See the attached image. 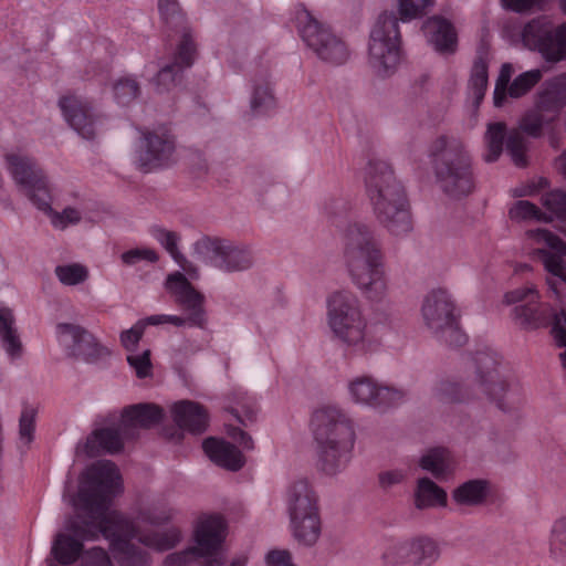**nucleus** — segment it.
<instances>
[{"instance_id":"obj_1","label":"nucleus","mask_w":566,"mask_h":566,"mask_svg":"<svg viewBox=\"0 0 566 566\" xmlns=\"http://www.w3.org/2000/svg\"><path fill=\"white\" fill-rule=\"evenodd\" d=\"M122 486L117 468L109 461H99L83 473L75 495L67 483L63 494L75 511L63 532L52 545V555L61 564H72L82 551V543L72 537L95 539L102 534L108 542L114 559L119 566H144L150 554L132 543L136 538L145 547L165 552L176 547L182 539L178 527L161 531H140V525L159 526L169 523L177 510L169 496L156 494L140 500L132 516L112 510L111 501Z\"/></svg>"},{"instance_id":"obj_2","label":"nucleus","mask_w":566,"mask_h":566,"mask_svg":"<svg viewBox=\"0 0 566 566\" xmlns=\"http://www.w3.org/2000/svg\"><path fill=\"white\" fill-rule=\"evenodd\" d=\"M342 256L353 285L369 302L382 303L389 295V280L380 243L371 229L359 222L345 229Z\"/></svg>"},{"instance_id":"obj_3","label":"nucleus","mask_w":566,"mask_h":566,"mask_svg":"<svg viewBox=\"0 0 566 566\" xmlns=\"http://www.w3.org/2000/svg\"><path fill=\"white\" fill-rule=\"evenodd\" d=\"M4 167L18 191L40 212L44 213L52 227L64 230L82 220V211L66 207L61 212L54 209L59 201V190L42 167L20 150L4 155Z\"/></svg>"},{"instance_id":"obj_4","label":"nucleus","mask_w":566,"mask_h":566,"mask_svg":"<svg viewBox=\"0 0 566 566\" xmlns=\"http://www.w3.org/2000/svg\"><path fill=\"white\" fill-rule=\"evenodd\" d=\"M310 429L317 450V467L334 476L349 463L356 443L354 420L332 403L317 407L311 416Z\"/></svg>"},{"instance_id":"obj_5","label":"nucleus","mask_w":566,"mask_h":566,"mask_svg":"<svg viewBox=\"0 0 566 566\" xmlns=\"http://www.w3.org/2000/svg\"><path fill=\"white\" fill-rule=\"evenodd\" d=\"M326 325L331 337L350 355L363 356L374 350L368 322L357 295L338 289L326 297Z\"/></svg>"},{"instance_id":"obj_6","label":"nucleus","mask_w":566,"mask_h":566,"mask_svg":"<svg viewBox=\"0 0 566 566\" xmlns=\"http://www.w3.org/2000/svg\"><path fill=\"white\" fill-rule=\"evenodd\" d=\"M565 105L566 73L546 82L538 93L534 108L521 118L517 129L510 132L506 148L516 166H525L527 163L528 140L522 133L531 137L542 136L549 130Z\"/></svg>"},{"instance_id":"obj_7","label":"nucleus","mask_w":566,"mask_h":566,"mask_svg":"<svg viewBox=\"0 0 566 566\" xmlns=\"http://www.w3.org/2000/svg\"><path fill=\"white\" fill-rule=\"evenodd\" d=\"M287 530L294 543L302 548L318 544L324 532L319 495L306 479L290 483L285 491Z\"/></svg>"},{"instance_id":"obj_8","label":"nucleus","mask_w":566,"mask_h":566,"mask_svg":"<svg viewBox=\"0 0 566 566\" xmlns=\"http://www.w3.org/2000/svg\"><path fill=\"white\" fill-rule=\"evenodd\" d=\"M427 151L437 182L447 195L460 198L473 190L471 159L459 139L438 136L429 144Z\"/></svg>"},{"instance_id":"obj_9","label":"nucleus","mask_w":566,"mask_h":566,"mask_svg":"<svg viewBox=\"0 0 566 566\" xmlns=\"http://www.w3.org/2000/svg\"><path fill=\"white\" fill-rule=\"evenodd\" d=\"M226 523L220 515L202 514L193 524L192 541L195 545L166 556L165 566H189L205 559V566H222L220 556L226 539Z\"/></svg>"},{"instance_id":"obj_10","label":"nucleus","mask_w":566,"mask_h":566,"mask_svg":"<svg viewBox=\"0 0 566 566\" xmlns=\"http://www.w3.org/2000/svg\"><path fill=\"white\" fill-rule=\"evenodd\" d=\"M402 61L398 19L392 12H384L370 30L368 65L376 77L385 80L398 72Z\"/></svg>"},{"instance_id":"obj_11","label":"nucleus","mask_w":566,"mask_h":566,"mask_svg":"<svg viewBox=\"0 0 566 566\" xmlns=\"http://www.w3.org/2000/svg\"><path fill=\"white\" fill-rule=\"evenodd\" d=\"M192 253L203 264L226 274L248 271L254 264V253L249 245L216 235L198 238L192 243Z\"/></svg>"},{"instance_id":"obj_12","label":"nucleus","mask_w":566,"mask_h":566,"mask_svg":"<svg viewBox=\"0 0 566 566\" xmlns=\"http://www.w3.org/2000/svg\"><path fill=\"white\" fill-rule=\"evenodd\" d=\"M421 318L436 336L454 345L464 343L465 335L458 326L455 302L448 290L437 287L427 293L421 305Z\"/></svg>"},{"instance_id":"obj_13","label":"nucleus","mask_w":566,"mask_h":566,"mask_svg":"<svg viewBox=\"0 0 566 566\" xmlns=\"http://www.w3.org/2000/svg\"><path fill=\"white\" fill-rule=\"evenodd\" d=\"M346 397L355 406L386 412L402 403L407 391L402 387L388 385L373 376L359 375L347 381Z\"/></svg>"},{"instance_id":"obj_14","label":"nucleus","mask_w":566,"mask_h":566,"mask_svg":"<svg viewBox=\"0 0 566 566\" xmlns=\"http://www.w3.org/2000/svg\"><path fill=\"white\" fill-rule=\"evenodd\" d=\"M295 22L303 41L321 60L332 64H342L348 59L346 44L308 10L298 8L295 12Z\"/></svg>"},{"instance_id":"obj_15","label":"nucleus","mask_w":566,"mask_h":566,"mask_svg":"<svg viewBox=\"0 0 566 566\" xmlns=\"http://www.w3.org/2000/svg\"><path fill=\"white\" fill-rule=\"evenodd\" d=\"M524 244L530 256L539 260L544 269L555 276L547 279V284L557 293L556 279L566 282V242L547 229L536 228L525 232Z\"/></svg>"},{"instance_id":"obj_16","label":"nucleus","mask_w":566,"mask_h":566,"mask_svg":"<svg viewBox=\"0 0 566 566\" xmlns=\"http://www.w3.org/2000/svg\"><path fill=\"white\" fill-rule=\"evenodd\" d=\"M520 40L523 46L538 52L546 62L566 60V23L554 27L545 17L534 18L523 27Z\"/></svg>"},{"instance_id":"obj_17","label":"nucleus","mask_w":566,"mask_h":566,"mask_svg":"<svg viewBox=\"0 0 566 566\" xmlns=\"http://www.w3.org/2000/svg\"><path fill=\"white\" fill-rule=\"evenodd\" d=\"M176 159L175 138L165 126L146 129L135 148V161L144 169L151 170L167 166Z\"/></svg>"},{"instance_id":"obj_18","label":"nucleus","mask_w":566,"mask_h":566,"mask_svg":"<svg viewBox=\"0 0 566 566\" xmlns=\"http://www.w3.org/2000/svg\"><path fill=\"white\" fill-rule=\"evenodd\" d=\"M55 337L59 346L70 357L95 363L111 355V349L106 345L76 324L59 323L55 326Z\"/></svg>"},{"instance_id":"obj_19","label":"nucleus","mask_w":566,"mask_h":566,"mask_svg":"<svg viewBox=\"0 0 566 566\" xmlns=\"http://www.w3.org/2000/svg\"><path fill=\"white\" fill-rule=\"evenodd\" d=\"M166 291L186 312L189 326L202 327L206 323L205 296L180 272L171 273L165 281Z\"/></svg>"},{"instance_id":"obj_20","label":"nucleus","mask_w":566,"mask_h":566,"mask_svg":"<svg viewBox=\"0 0 566 566\" xmlns=\"http://www.w3.org/2000/svg\"><path fill=\"white\" fill-rule=\"evenodd\" d=\"M394 192L406 195L391 168L385 163L374 165L367 179V193L376 218H388L387 207L392 205L389 193Z\"/></svg>"},{"instance_id":"obj_21","label":"nucleus","mask_w":566,"mask_h":566,"mask_svg":"<svg viewBox=\"0 0 566 566\" xmlns=\"http://www.w3.org/2000/svg\"><path fill=\"white\" fill-rule=\"evenodd\" d=\"M475 364L473 386L494 400L502 398L509 382L503 375L500 358L494 353H481L476 356Z\"/></svg>"},{"instance_id":"obj_22","label":"nucleus","mask_w":566,"mask_h":566,"mask_svg":"<svg viewBox=\"0 0 566 566\" xmlns=\"http://www.w3.org/2000/svg\"><path fill=\"white\" fill-rule=\"evenodd\" d=\"M515 73V67L511 63H504L501 66L494 88V105L501 107L506 97L518 98L532 90L542 78L543 73L539 69L523 72L512 82L511 77Z\"/></svg>"},{"instance_id":"obj_23","label":"nucleus","mask_w":566,"mask_h":566,"mask_svg":"<svg viewBox=\"0 0 566 566\" xmlns=\"http://www.w3.org/2000/svg\"><path fill=\"white\" fill-rule=\"evenodd\" d=\"M59 105L64 119L84 139H94L99 132V120L91 105L75 95L63 96Z\"/></svg>"},{"instance_id":"obj_24","label":"nucleus","mask_w":566,"mask_h":566,"mask_svg":"<svg viewBox=\"0 0 566 566\" xmlns=\"http://www.w3.org/2000/svg\"><path fill=\"white\" fill-rule=\"evenodd\" d=\"M164 416V409L155 403H138L126 407L120 415L124 434L136 437L139 429H148L159 423Z\"/></svg>"},{"instance_id":"obj_25","label":"nucleus","mask_w":566,"mask_h":566,"mask_svg":"<svg viewBox=\"0 0 566 566\" xmlns=\"http://www.w3.org/2000/svg\"><path fill=\"white\" fill-rule=\"evenodd\" d=\"M428 44L442 55H450L457 51L458 33L453 24L442 18L428 19L422 27Z\"/></svg>"},{"instance_id":"obj_26","label":"nucleus","mask_w":566,"mask_h":566,"mask_svg":"<svg viewBox=\"0 0 566 566\" xmlns=\"http://www.w3.org/2000/svg\"><path fill=\"white\" fill-rule=\"evenodd\" d=\"M274 81L269 73L252 77L249 95V113L253 117L265 116L276 107Z\"/></svg>"},{"instance_id":"obj_27","label":"nucleus","mask_w":566,"mask_h":566,"mask_svg":"<svg viewBox=\"0 0 566 566\" xmlns=\"http://www.w3.org/2000/svg\"><path fill=\"white\" fill-rule=\"evenodd\" d=\"M175 424L185 431L200 433L206 430L208 415L202 406L190 400H179L169 406Z\"/></svg>"},{"instance_id":"obj_28","label":"nucleus","mask_w":566,"mask_h":566,"mask_svg":"<svg viewBox=\"0 0 566 566\" xmlns=\"http://www.w3.org/2000/svg\"><path fill=\"white\" fill-rule=\"evenodd\" d=\"M391 206L387 207L388 218L378 216L376 219L394 235H405L412 230L411 216L406 195L389 193Z\"/></svg>"},{"instance_id":"obj_29","label":"nucleus","mask_w":566,"mask_h":566,"mask_svg":"<svg viewBox=\"0 0 566 566\" xmlns=\"http://www.w3.org/2000/svg\"><path fill=\"white\" fill-rule=\"evenodd\" d=\"M202 448L212 462L224 469L238 471L245 463L242 451L223 439L208 438Z\"/></svg>"},{"instance_id":"obj_30","label":"nucleus","mask_w":566,"mask_h":566,"mask_svg":"<svg viewBox=\"0 0 566 566\" xmlns=\"http://www.w3.org/2000/svg\"><path fill=\"white\" fill-rule=\"evenodd\" d=\"M134 438L133 436L124 434L122 420L117 424H111L95 430L86 441V449L90 453H97L99 451L117 452L119 451L125 440Z\"/></svg>"},{"instance_id":"obj_31","label":"nucleus","mask_w":566,"mask_h":566,"mask_svg":"<svg viewBox=\"0 0 566 566\" xmlns=\"http://www.w3.org/2000/svg\"><path fill=\"white\" fill-rule=\"evenodd\" d=\"M0 346L11 359H19L23 354V344L15 324L12 310L0 304Z\"/></svg>"},{"instance_id":"obj_32","label":"nucleus","mask_w":566,"mask_h":566,"mask_svg":"<svg viewBox=\"0 0 566 566\" xmlns=\"http://www.w3.org/2000/svg\"><path fill=\"white\" fill-rule=\"evenodd\" d=\"M418 463L422 470L438 479L452 473L457 467V461L451 451L441 447L428 449L419 458Z\"/></svg>"},{"instance_id":"obj_33","label":"nucleus","mask_w":566,"mask_h":566,"mask_svg":"<svg viewBox=\"0 0 566 566\" xmlns=\"http://www.w3.org/2000/svg\"><path fill=\"white\" fill-rule=\"evenodd\" d=\"M440 557L439 544L431 537L408 538V566H432Z\"/></svg>"},{"instance_id":"obj_34","label":"nucleus","mask_w":566,"mask_h":566,"mask_svg":"<svg viewBox=\"0 0 566 566\" xmlns=\"http://www.w3.org/2000/svg\"><path fill=\"white\" fill-rule=\"evenodd\" d=\"M491 494V484L484 479L468 480L452 491V500L461 506L482 504Z\"/></svg>"},{"instance_id":"obj_35","label":"nucleus","mask_w":566,"mask_h":566,"mask_svg":"<svg viewBox=\"0 0 566 566\" xmlns=\"http://www.w3.org/2000/svg\"><path fill=\"white\" fill-rule=\"evenodd\" d=\"M447 493L429 478H421L417 482L415 491V505L419 510L431 507H444L447 505Z\"/></svg>"},{"instance_id":"obj_36","label":"nucleus","mask_w":566,"mask_h":566,"mask_svg":"<svg viewBox=\"0 0 566 566\" xmlns=\"http://www.w3.org/2000/svg\"><path fill=\"white\" fill-rule=\"evenodd\" d=\"M113 98L119 106H128L140 94V86L133 75H122L113 81Z\"/></svg>"},{"instance_id":"obj_37","label":"nucleus","mask_w":566,"mask_h":566,"mask_svg":"<svg viewBox=\"0 0 566 566\" xmlns=\"http://www.w3.org/2000/svg\"><path fill=\"white\" fill-rule=\"evenodd\" d=\"M505 124L501 122L490 123L484 136L485 153L484 159L493 163L499 159L503 151V140L505 136Z\"/></svg>"},{"instance_id":"obj_38","label":"nucleus","mask_w":566,"mask_h":566,"mask_svg":"<svg viewBox=\"0 0 566 566\" xmlns=\"http://www.w3.org/2000/svg\"><path fill=\"white\" fill-rule=\"evenodd\" d=\"M380 560L382 566H408V538L388 541Z\"/></svg>"},{"instance_id":"obj_39","label":"nucleus","mask_w":566,"mask_h":566,"mask_svg":"<svg viewBox=\"0 0 566 566\" xmlns=\"http://www.w3.org/2000/svg\"><path fill=\"white\" fill-rule=\"evenodd\" d=\"M542 206L546 213L549 217V222L557 219L560 221H566V192L562 190H552L547 191L541 197Z\"/></svg>"},{"instance_id":"obj_40","label":"nucleus","mask_w":566,"mask_h":566,"mask_svg":"<svg viewBox=\"0 0 566 566\" xmlns=\"http://www.w3.org/2000/svg\"><path fill=\"white\" fill-rule=\"evenodd\" d=\"M509 217L513 221H539L549 222V217L536 205L527 200H518L509 209Z\"/></svg>"},{"instance_id":"obj_41","label":"nucleus","mask_w":566,"mask_h":566,"mask_svg":"<svg viewBox=\"0 0 566 566\" xmlns=\"http://www.w3.org/2000/svg\"><path fill=\"white\" fill-rule=\"evenodd\" d=\"M180 73L181 70L172 64L161 65L150 81L154 91L159 95L171 92L179 82Z\"/></svg>"},{"instance_id":"obj_42","label":"nucleus","mask_w":566,"mask_h":566,"mask_svg":"<svg viewBox=\"0 0 566 566\" xmlns=\"http://www.w3.org/2000/svg\"><path fill=\"white\" fill-rule=\"evenodd\" d=\"M196 56L197 49L191 34L184 33L177 43L171 64L182 71L193 64Z\"/></svg>"},{"instance_id":"obj_43","label":"nucleus","mask_w":566,"mask_h":566,"mask_svg":"<svg viewBox=\"0 0 566 566\" xmlns=\"http://www.w3.org/2000/svg\"><path fill=\"white\" fill-rule=\"evenodd\" d=\"M488 87V64L484 60H478L473 67L469 81V92L472 95L474 103L479 104Z\"/></svg>"},{"instance_id":"obj_44","label":"nucleus","mask_w":566,"mask_h":566,"mask_svg":"<svg viewBox=\"0 0 566 566\" xmlns=\"http://www.w3.org/2000/svg\"><path fill=\"white\" fill-rule=\"evenodd\" d=\"M88 269L81 263L61 264L55 268V275L66 286H75L88 279Z\"/></svg>"},{"instance_id":"obj_45","label":"nucleus","mask_w":566,"mask_h":566,"mask_svg":"<svg viewBox=\"0 0 566 566\" xmlns=\"http://www.w3.org/2000/svg\"><path fill=\"white\" fill-rule=\"evenodd\" d=\"M127 363L134 370L136 377L140 379L153 375V364L150 360L149 349L127 354Z\"/></svg>"},{"instance_id":"obj_46","label":"nucleus","mask_w":566,"mask_h":566,"mask_svg":"<svg viewBox=\"0 0 566 566\" xmlns=\"http://www.w3.org/2000/svg\"><path fill=\"white\" fill-rule=\"evenodd\" d=\"M437 395L447 401H461L468 399L470 394V386H463L455 381H441L437 387Z\"/></svg>"},{"instance_id":"obj_47","label":"nucleus","mask_w":566,"mask_h":566,"mask_svg":"<svg viewBox=\"0 0 566 566\" xmlns=\"http://www.w3.org/2000/svg\"><path fill=\"white\" fill-rule=\"evenodd\" d=\"M36 415V408L32 406L24 407L21 412L19 422V434L20 440L24 444H29L33 440Z\"/></svg>"},{"instance_id":"obj_48","label":"nucleus","mask_w":566,"mask_h":566,"mask_svg":"<svg viewBox=\"0 0 566 566\" xmlns=\"http://www.w3.org/2000/svg\"><path fill=\"white\" fill-rule=\"evenodd\" d=\"M151 235L166 249V251L171 255L174 260L181 254L178 248L180 242V237L178 233L166 230L164 228H154L151 230Z\"/></svg>"},{"instance_id":"obj_49","label":"nucleus","mask_w":566,"mask_h":566,"mask_svg":"<svg viewBox=\"0 0 566 566\" xmlns=\"http://www.w3.org/2000/svg\"><path fill=\"white\" fill-rule=\"evenodd\" d=\"M431 4V0H399L400 18L402 21L416 19L423 14Z\"/></svg>"},{"instance_id":"obj_50","label":"nucleus","mask_w":566,"mask_h":566,"mask_svg":"<svg viewBox=\"0 0 566 566\" xmlns=\"http://www.w3.org/2000/svg\"><path fill=\"white\" fill-rule=\"evenodd\" d=\"M146 326L147 325L145 324L144 319H139L130 328L125 329L120 333V344L127 350L128 354L137 352V345L144 335Z\"/></svg>"},{"instance_id":"obj_51","label":"nucleus","mask_w":566,"mask_h":566,"mask_svg":"<svg viewBox=\"0 0 566 566\" xmlns=\"http://www.w3.org/2000/svg\"><path fill=\"white\" fill-rule=\"evenodd\" d=\"M122 262L126 265H136L139 262L155 263L158 254L155 250L146 247L130 249L120 255Z\"/></svg>"},{"instance_id":"obj_52","label":"nucleus","mask_w":566,"mask_h":566,"mask_svg":"<svg viewBox=\"0 0 566 566\" xmlns=\"http://www.w3.org/2000/svg\"><path fill=\"white\" fill-rule=\"evenodd\" d=\"M72 537L76 541H80L83 544V541L81 537L72 535ZM83 552V549L81 551ZM82 556V563L83 566H113L107 553L99 547H94L87 552H85L83 555L80 553L77 558Z\"/></svg>"},{"instance_id":"obj_53","label":"nucleus","mask_w":566,"mask_h":566,"mask_svg":"<svg viewBox=\"0 0 566 566\" xmlns=\"http://www.w3.org/2000/svg\"><path fill=\"white\" fill-rule=\"evenodd\" d=\"M264 566H293L296 562L287 548H271L263 557Z\"/></svg>"},{"instance_id":"obj_54","label":"nucleus","mask_w":566,"mask_h":566,"mask_svg":"<svg viewBox=\"0 0 566 566\" xmlns=\"http://www.w3.org/2000/svg\"><path fill=\"white\" fill-rule=\"evenodd\" d=\"M406 479V471L400 468L387 469L378 474V484L382 490H388L400 483Z\"/></svg>"},{"instance_id":"obj_55","label":"nucleus","mask_w":566,"mask_h":566,"mask_svg":"<svg viewBox=\"0 0 566 566\" xmlns=\"http://www.w3.org/2000/svg\"><path fill=\"white\" fill-rule=\"evenodd\" d=\"M146 325H163V324H171L175 326H185L188 325V319L178 315H168V314H155L144 318Z\"/></svg>"},{"instance_id":"obj_56","label":"nucleus","mask_w":566,"mask_h":566,"mask_svg":"<svg viewBox=\"0 0 566 566\" xmlns=\"http://www.w3.org/2000/svg\"><path fill=\"white\" fill-rule=\"evenodd\" d=\"M228 436L235 441L243 451H250L254 448L252 438L244 431L235 427H228Z\"/></svg>"},{"instance_id":"obj_57","label":"nucleus","mask_w":566,"mask_h":566,"mask_svg":"<svg viewBox=\"0 0 566 566\" xmlns=\"http://www.w3.org/2000/svg\"><path fill=\"white\" fill-rule=\"evenodd\" d=\"M543 0H501L502 6L511 11L522 13L541 4Z\"/></svg>"},{"instance_id":"obj_58","label":"nucleus","mask_w":566,"mask_h":566,"mask_svg":"<svg viewBox=\"0 0 566 566\" xmlns=\"http://www.w3.org/2000/svg\"><path fill=\"white\" fill-rule=\"evenodd\" d=\"M552 542L566 544V516L556 520L551 531Z\"/></svg>"},{"instance_id":"obj_59","label":"nucleus","mask_w":566,"mask_h":566,"mask_svg":"<svg viewBox=\"0 0 566 566\" xmlns=\"http://www.w3.org/2000/svg\"><path fill=\"white\" fill-rule=\"evenodd\" d=\"M547 185V181L545 179H539L538 184H527V185H523L521 187H516L514 189H512V196L514 197H527V196H533L535 195L539 188H544L546 187Z\"/></svg>"},{"instance_id":"obj_60","label":"nucleus","mask_w":566,"mask_h":566,"mask_svg":"<svg viewBox=\"0 0 566 566\" xmlns=\"http://www.w3.org/2000/svg\"><path fill=\"white\" fill-rule=\"evenodd\" d=\"M158 8L165 19L172 18L179 12L177 0H158Z\"/></svg>"},{"instance_id":"obj_61","label":"nucleus","mask_w":566,"mask_h":566,"mask_svg":"<svg viewBox=\"0 0 566 566\" xmlns=\"http://www.w3.org/2000/svg\"><path fill=\"white\" fill-rule=\"evenodd\" d=\"M175 262L190 277L196 279L199 275L198 266L189 261L182 253L175 259Z\"/></svg>"},{"instance_id":"obj_62","label":"nucleus","mask_w":566,"mask_h":566,"mask_svg":"<svg viewBox=\"0 0 566 566\" xmlns=\"http://www.w3.org/2000/svg\"><path fill=\"white\" fill-rule=\"evenodd\" d=\"M557 169L566 178V151H564L556 161Z\"/></svg>"},{"instance_id":"obj_63","label":"nucleus","mask_w":566,"mask_h":566,"mask_svg":"<svg viewBox=\"0 0 566 566\" xmlns=\"http://www.w3.org/2000/svg\"><path fill=\"white\" fill-rule=\"evenodd\" d=\"M247 565V557L239 556L232 559L229 566H245Z\"/></svg>"},{"instance_id":"obj_64","label":"nucleus","mask_w":566,"mask_h":566,"mask_svg":"<svg viewBox=\"0 0 566 566\" xmlns=\"http://www.w3.org/2000/svg\"><path fill=\"white\" fill-rule=\"evenodd\" d=\"M532 270V266L526 263L516 264L514 268V273H521V272H530Z\"/></svg>"}]
</instances>
